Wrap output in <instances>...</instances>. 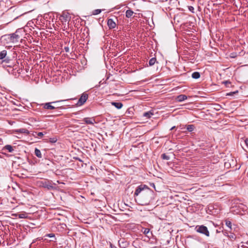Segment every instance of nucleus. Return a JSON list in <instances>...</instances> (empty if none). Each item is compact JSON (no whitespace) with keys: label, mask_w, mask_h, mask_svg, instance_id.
<instances>
[{"label":"nucleus","mask_w":248,"mask_h":248,"mask_svg":"<svg viewBox=\"0 0 248 248\" xmlns=\"http://www.w3.org/2000/svg\"><path fill=\"white\" fill-rule=\"evenodd\" d=\"M83 121L86 124H93L95 123V120L93 118H84Z\"/></svg>","instance_id":"4468645a"},{"label":"nucleus","mask_w":248,"mask_h":248,"mask_svg":"<svg viewBox=\"0 0 248 248\" xmlns=\"http://www.w3.org/2000/svg\"><path fill=\"white\" fill-rule=\"evenodd\" d=\"M155 193L145 185L138 186L134 194V197H138L139 204L141 205H147L154 198Z\"/></svg>","instance_id":"f257e3e1"},{"label":"nucleus","mask_w":248,"mask_h":248,"mask_svg":"<svg viewBox=\"0 0 248 248\" xmlns=\"http://www.w3.org/2000/svg\"><path fill=\"white\" fill-rule=\"evenodd\" d=\"M175 126H173L171 128L170 130H172L175 128Z\"/></svg>","instance_id":"a18cd8bd"},{"label":"nucleus","mask_w":248,"mask_h":248,"mask_svg":"<svg viewBox=\"0 0 248 248\" xmlns=\"http://www.w3.org/2000/svg\"><path fill=\"white\" fill-rule=\"evenodd\" d=\"M14 175L18 176L20 178H24L27 177V176L25 175V174L23 173H20V174H14Z\"/></svg>","instance_id":"c756f323"},{"label":"nucleus","mask_w":248,"mask_h":248,"mask_svg":"<svg viewBox=\"0 0 248 248\" xmlns=\"http://www.w3.org/2000/svg\"><path fill=\"white\" fill-rule=\"evenodd\" d=\"M37 239H38V240H41V239H42V238H37Z\"/></svg>","instance_id":"49530a36"},{"label":"nucleus","mask_w":248,"mask_h":248,"mask_svg":"<svg viewBox=\"0 0 248 248\" xmlns=\"http://www.w3.org/2000/svg\"><path fill=\"white\" fill-rule=\"evenodd\" d=\"M153 115V113H152L151 111H148L144 112L143 114V116L146 117L147 118H150L152 115Z\"/></svg>","instance_id":"4be33fe9"},{"label":"nucleus","mask_w":248,"mask_h":248,"mask_svg":"<svg viewBox=\"0 0 248 248\" xmlns=\"http://www.w3.org/2000/svg\"><path fill=\"white\" fill-rule=\"evenodd\" d=\"M223 83L224 84L226 87H229V85L231 84V82L229 81H225L223 82Z\"/></svg>","instance_id":"7c9ffc66"},{"label":"nucleus","mask_w":248,"mask_h":248,"mask_svg":"<svg viewBox=\"0 0 248 248\" xmlns=\"http://www.w3.org/2000/svg\"><path fill=\"white\" fill-rule=\"evenodd\" d=\"M56 102H50V103H46L44 104V108L46 109H53L55 108V107L51 105V104L52 103H55Z\"/></svg>","instance_id":"9b49d317"},{"label":"nucleus","mask_w":248,"mask_h":248,"mask_svg":"<svg viewBox=\"0 0 248 248\" xmlns=\"http://www.w3.org/2000/svg\"><path fill=\"white\" fill-rule=\"evenodd\" d=\"M59 113H58L56 114V115H61V113H60L61 112V111H59Z\"/></svg>","instance_id":"c03bdc74"},{"label":"nucleus","mask_w":248,"mask_h":248,"mask_svg":"<svg viewBox=\"0 0 248 248\" xmlns=\"http://www.w3.org/2000/svg\"><path fill=\"white\" fill-rule=\"evenodd\" d=\"M22 215H19V218H23V217H22Z\"/></svg>","instance_id":"37998d69"},{"label":"nucleus","mask_w":248,"mask_h":248,"mask_svg":"<svg viewBox=\"0 0 248 248\" xmlns=\"http://www.w3.org/2000/svg\"><path fill=\"white\" fill-rule=\"evenodd\" d=\"M150 185L151 186H152V187H153L154 188V189L156 191H157L155 188V185L154 183H150Z\"/></svg>","instance_id":"f704fd0d"},{"label":"nucleus","mask_w":248,"mask_h":248,"mask_svg":"<svg viewBox=\"0 0 248 248\" xmlns=\"http://www.w3.org/2000/svg\"><path fill=\"white\" fill-rule=\"evenodd\" d=\"M245 144L247 146H248V139H246L244 141Z\"/></svg>","instance_id":"a19ab883"},{"label":"nucleus","mask_w":248,"mask_h":248,"mask_svg":"<svg viewBox=\"0 0 248 248\" xmlns=\"http://www.w3.org/2000/svg\"><path fill=\"white\" fill-rule=\"evenodd\" d=\"M56 182L58 184H64L63 183L60 182L59 180H57Z\"/></svg>","instance_id":"79ce46f5"},{"label":"nucleus","mask_w":248,"mask_h":248,"mask_svg":"<svg viewBox=\"0 0 248 248\" xmlns=\"http://www.w3.org/2000/svg\"><path fill=\"white\" fill-rule=\"evenodd\" d=\"M18 131L21 133H29L28 130L24 128L20 129L18 130Z\"/></svg>","instance_id":"bb28decb"},{"label":"nucleus","mask_w":248,"mask_h":248,"mask_svg":"<svg viewBox=\"0 0 248 248\" xmlns=\"http://www.w3.org/2000/svg\"><path fill=\"white\" fill-rule=\"evenodd\" d=\"M111 104L117 109H120L123 106V104L121 102H111Z\"/></svg>","instance_id":"2eb2a0df"},{"label":"nucleus","mask_w":248,"mask_h":248,"mask_svg":"<svg viewBox=\"0 0 248 248\" xmlns=\"http://www.w3.org/2000/svg\"><path fill=\"white\" fill-rule=\"evenodd\" d=\"M34 153L36 156H37L39 158H42V155L40 150H39L37 148H35Z\"/></svg>","instance_id":"aec40b11"},{"label":"nucleus","mask_w":248,"mask_h":248,"mask_svg":"<svg viewBox=\"0 0 248 248\" xmlns=\"http://www.w3.org/2000/svg\"><path fill=\"white\" fill-rule=\"evenodd\" d=\"M18 30H16V31L12 34L5 35L2 37V38L10 41L11 42L16 43L18 42L20 38V36L18 35Z\"/></svg>","instance_id":"20e7f679"},{"label":"nucleus","mask_w":248,"mask_h":248,"mask_svg":"<svg viewBox=\"0 0 248 248\" xmlns=\"http://www.w3.org/2000/svg\"><path fill=\"white\" fill-rule=\"evenodd\" d=\"M16 147L12 146L11 145H6L3 148L2 151H7L9 153H13L14 151V149Z\"/></svg>","instance_id":"9d476101"},{"label":"nucleus","mask_w":248,"mask_h":248,"mask_svg":"<svg viewBox=\"0 0 248 248\" xmlns=\"http://www.w3.org/2000/svg\"><path fill=\"white\" fill-rule=\"evenodd\" d=\"M7 55V51L6 50H0V60H3Z\"/></svg>","instance_id":"f3484780"},{"label":"nucleus","mask_w":248,"mask_h":248,"mask_svg":"<svg viewBox=\"0 0 248 248\" xmlns=\"http://www.w3.org/2000/svg\"><path fill=\"white\" fill-rule=\"evenodd\" d=\"M44 237H48L52 238V239L50 240V241H52V242H55V241L56 240V238L55 237V234L52 233L46 234Z\"/></svg>","instance_id":"a211bd4d"},{"label":"nucleus","mask_w":248,"mask_h":248,"mask_svg":"<svg viewBox=\"0 0 248 248\" xmlns=\"http://www.w3.org/2000/svg\"><path fill=\"white\" fill-rule=\"evenodd\" d=\"M39 186L46 188L47 190H54L55 189L54 185H56V183L53 182L52 181L44 180L38 182Z\"/></svg>","instance_id":"7ed1b4c3"},{"label":"nucleus","mask_w":248,"mask_h":248,"mask_svg":"<svg viewBox=\"0 0 248 248\" xmlns=\"http://www.w3.org/2000/svg\"><path fill=\"white\" fill-rule=\"evenodd\" d=\"M231 239H235L236 238V237L234 234H231L230 235L228 236Z\"/></svg>","instance_id":"473e14b6"},{"label":"nucleus","mask_w":248,"mask_h":248,"mask_svg":"<svg viewBox=\"0 0 248 248\" xmlns=\"http://www.w3.org/2000/svg\"><path fill=\"white\" fill-rule=\"evenodd\" d=\"M88 97V95L87 93H83L77 102V105L80 106L83 105L87 101Z\"/></svg>","instance_id":"0eeeda50"},{"label":"nucleus","mask_w":248,"mask_h":248,"mask_svg":"<svg viewBox=\"0 0 248 248\" xmlns=\"http://www.w3.org/2000/svg\"><path fill=\"white\" fill-rule=\"evenodd\" d=\"M195 230L199 233L204 234L206 236H209L210 233L207 228L204 225H197L195 227Z\"/></svg>","instance_id":"423d86ee"},{"label":"nucleus","mask_w":248,"mask_h":248,"mask_svg":"<svg viewBox=\"0 0 248 248\" xmlns=\"http://www.w3.org/2000/svg\"><path fill=\"white\" fill-rule=\"evenodd\" d=\"M237 92H236V93H237ZM235 93V92H230V93H227V95H232V94H234Z\"/></svg>","instance_id":"ea45409f"},{"label":"nucleus","mask_w":248,"mask_h":248,"mask_svg":"<svg viewBox=\"0 0 248 248\" xmlns=\"http://www.w3.org/2000/svg\"><path fill=\"white\" fill-rule=\"evenodd\" d=\"M57 140L56 137L51 138L49 139V142L51 143H55Z\"/></svg>","instance_id":"c85d7f7f"},{"label":"nucleus","mask_w":248,"mask_h":248,"mask_svg":"<svg viewBox=\"0 0 248 248\" xmlns=\"http://www.w3.org/2000/svg\"><path fill=\"white\" fill-rule=\"evenodd\" d=\"M107 24L109 29H114L116 27V23L112 19H108Z\"/></svg>","instance_id":"f8f14e48"},{"label":"nucleus","mask_w":248,"mask_h":248,"mask_svg":"<svg viewBox=\"0 0 248 248\" xmlns=\"http://www.w3.org/2000/svg\"><path fill=\"white\" fill-rule=\"evenodd\" d=\"M221 107L220 105L218 104L216 105V108H215L217 110H219L221 108Z\"/></svg>","instance_id":"2f4dec72"},{"label":"nucleus","mask_w":248,"mask_h":248,"mask_svg":"<svg viewBox=\"0 0 248 248\" xmlns=\"http://www.w3.org/2000/svg\"><path fill=\"white\" fill-rule=\"evenodd\" d=\"M37 135L38 137H42L44 136V134L42 132H38V133H37Z\"/></svg>","instance_id":"e433bc0d"},{"label":"nucleus","mask_w":248,"mask_h":248,"mask_svg":"<svg viewBox=\"0 0 248 248\" xmlns=\"http://www.w3.org/2000/svg\"><path fill=\"white\" fill-rule=\"evenodd\" d=\"M119 245L121 248H126L129 245V242L124 239H121L119 241Z\"/></svg>","instance_id":"1a4fd4ad"},{"label":"nucleus","mask_w":248,"mask_h":248,"mask_svg":"<svg viewBox=\"0 0 248 248\" xmlns=\"http://www.w3.org/2000/svg\"><path fill=\"white\" fill-rule=\"evenodd\" d=\"M58 173H55V175H58V176H63V175H62V171H57Z\"/></svg>","instance_id":"c9c22d12"},{"label":"nucleus","mask_w":248,"mask_h":248,"mask_svg":"<svg viewBox=\"0 0 248 248\" xmlns=\"http://www.w3.org/2000/svg\"><path fill=\"white\" fill-rule=\"evenodd\" d=\"M187 98V96L185 94H180L177 97V100L178 102H182Z\"/></svg>","instance_id":"dca6fc26"},{"label":"nucleus","mask_w":248,"mask_h":248,"mask_svg":"<svg viewBox=\"0 0 248 248\" xmlns=\"http://www.w3.org/2000/svg\"><path fill=\"white\" fill-rule=\"evenodd\" d=\"M64 49L65 52H68L69 51V48L68 46L64 47Z\"/></svg>","instance_id":"58836bf2"},{"label":"nucleus","mask_w":248,"mask_h":248,"mask_svg":"<svg viewBox=\"0 0 248 248\" xmlns=\"http://www.w3.org/2000/svg\"><path fill=\"white\" fill-rule=\"evenodd\" d=\"M200 77V74L198 72H194L192 74V78L194 79H198Z\"/></svg>","instance_id":"412c9836"},{"label":"nucleus","mask_w":248,"mask_h":248,"mask_svg":"<svg viewBox=\"0 0 248 248\" xmlns=\"http://www.w3.org/2000/svg\"><path fill=\"white\" fill-rule=\"evenodd\" d=\"M188 9H189V11H190L192 13H194V8L193 7H192V6H189L188 7Z\"/></svg>","instance_id":"4c0bfd02"},{"label":"nucleus","mask_w":248,"mask_h":248,"mask_svg":"<svg viewBox=\"0 0 248 248\" xmlns=\"http://www.w3.org/2000/svg\"><path fill=\"white\" fill-rule=\"evenodd\" d=\"M174 155L173 154H170L169 155L168 154H163L161 155V157L162 159L166 160H169L170 159L171 156H173Z\"/></svg>","instance_id":"ddd939ff"},{"label":"nucleus","mask_w":248,"mask_h":248,"mask_svg":"<svg viewBox=\"0 0 248 248\" xmlns=\"http://www.w3.org/2000/svg\"><path fill=\"white\" fill-rule=\"evenodd\" d=\"M35 242V241H33V242H32V243H34Z\"/></svg>","instance_id":"de8ad7c7"},{"label":"nucleus","mask_w":248,"mask_h":248,"mask_svg":"<svg viewBox=\"0 0 248 248\" xmlns=\"http://www.w3.org/2000/svg\"><path fill=\"white\" fill-rule=\"evenodd\" d=\"M150 232V230L148 228H145L143 233L145 234H147Z\"/></svg>","instance_id":"72a5a7b5"},{"label":"nucleus","mask_w":248,"mask_h":248,"mask_svg":"<svg viewBox=\"0 0 248 248\" xmlns=\"http://www.w3.org/2000/svg\"><path fill=\"white\" fill-rule=\"evenodd\" d=\"M156 61V59L155 58H151L149 61V65L150 66L153 65L155 63Z\"/></svg>","instance_id":"5701e85b"},{"label":"nucleus","mask_w":248,"mask_h":248,"mask_svg":"<svg viewBox=\"0 0 248 248\" xmlns=\"http://www.w3.org/2000/svg\"><path fill=\"white\" fill-rule=\"evenodd\" d=\"M71 16L67 12H63L60 17V20L62 22V24L64 26V28H66V26H68V22L70 20Z\"/></svg>","instance_id":"39448f33"},{"label":"nucleus","mask_w":248,"mask_h":248,"mask_svg":"<svg viewBox=\"0 0 248 248\" xmlns=\"http://www.w3.org/2000/svg\"><path fill=\"white\" fill-rule=\"evenodd\" d=\"M101 12V9H96L93 11L92 14L93 15H97Z\"/></svg>","instance_id":"a878e982"},{"label":"nucleus","mask_w":248,"mask_h":248,"mask_svg":"<svg viewBox=\"0 0 248 248\" xmlns=\"http://www.w3.org/2000/svg\"><path fill=\"white\" fill-rule=\"evenodd\" d=\"M158 171H156V174H153V175L154 176H156L157 178L162 179V174L161 173H158Z\"/></svg>","instance_id":"cd10ccee"},{"label":"nucleus","mask_w":248,"mask_h":248,"mask_svg":"<svg viewBox=\"0 0 248 248\" xmlns=\"http://www.w3.org/2000/svg\"><path fill=\"white\" fill-rule=\"evenodd\" d=\"M225 224L230 230H232V222L230 221L226 220Z\"/></svg>","instance_id":"393cba45"},{"label":"nucleus","mask_w":248,"mask_h":248,"mask_svg":"<svg viewBox=\"0 0 248 248\" xmlns=\"http://www.w3.org/2000/svg\"><path fill=\"white\" fill-rule=\"evenodd\" d=\"M194 125L193 124H189V125H188L187 126V130L189 131V132H192L193 131L194 129Z\"/></svg>","instance_id":"b1692460"},{"label":"nucleus","mask_w":248,"mask_h":248,"mask_svg":"<svg viewBox=\"0 0 248 248\" xmlns=\"http://www.w3.org/2000/svg\"><path fill=\"white\" fill-rule=\"evenodd\" d=\"M187 173H181L182 177H184L186 179H190L192 177H196L197 176V171H188Z\"/></svg>","instance_id":"6e6552de"},{"label":"nucleus","mask_w":248,"mask_h":248,"mask_svg":"<svg viewBox=\"0 0 248 248\" xmlns=\"http://www.w3.org/2000/svg\"><path fill=\"white\" fill-rule=\"evenodd\" d=\"M133 14H134V12H133V11L132 10L128 9V10L126 11L125 16L127 18H130L133 16Z\"/></svg>","instance_id":"6ab92c4d"},{"label":"nucleus","mask_w":248,"mask_h":248,"mask_svg":"<svg viewBox=\"0 0 248 248\" xmlns=\"http://www.w3.org/2000/svg\"><path fill=\"white\" fill-rule=\"evenodd\" d=\"M1 64L3 67L9 68L7 69L9 73H11L12 75L16 76V74H20L21 69L18 68L17 64H14L12 62V60L8 57H5L1 62Z\"/></svg>","instance_id":"f03ea898"}]
</instances>
